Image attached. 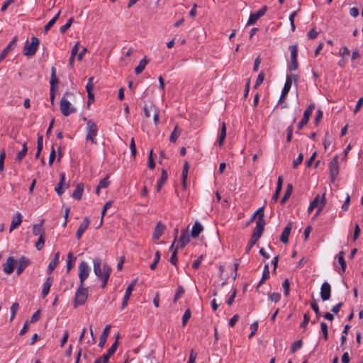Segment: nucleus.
<instances>
[{"mask_svg":"<svg viewBox=\"0 0 363 363\" xmlns=\"http://www.w3.org/2000/svg\"><path fill=\"white\" fill-rule=\"evenodd\" d=\"M45 223V220L42 219L40 222V223L34 224L32 229V233L34 235L37 236H42L45 235V230L43 228V225Z\"/></svg>","mask_w":363,"mask_h":363,"instance_id":"nucleus-19","label":"nucleus"},{"mask_svg":"<svg viewBox=\"0 0 363 363\" xmlns=\"http://www.w3.org/2000/svg\"><path fill=\"white\" fill-rule=\"evenodd\" d=\"M291 230V224L289 223L286 228L284 229L281 237L280 240L284 243L286 244L289 242V237L290 235V233Z\"/></svg>","mask_w":363,"mask_h":363,"instance_id":"nucleus-22","label":"nucleus"},{"mask_svg":"<svg viewBox=\"0 0 363 363\" xmlns=\"http://www.w3.org/2000/svg\"><path fill=\"white\" fill-rule=\"evenodd\" d=\"M55 157H56V152H55V150L54 148V146L52 145V150H51V152H50V157H49V161H48V164L50 166H52V163L55 159Z\"/></svg>","mask_w":363,"mask_h":363,"instance_id":"nucleus-58","label":"nucleus"},{"mask_svg":"<svg viewBox=\"0 0 363 363\" xmlns=\"http://www.w3.org/2000/svg\"><path fill=\"white\" fill-rule=\"evenodd\" d=\"M19 304L18 303H13L11 306V317L10 322H12L14 319L16 312L18 310Z\"/></svg>","mask_w":363,"mask_h":363,"instance_id":"nucleus-39","label":"nucleus"},{"mask_svg":"<svg viewBox=\"0 0 363 363\" xmlns=\"http://www.w3.org/2000/svg\"><path fill=\"white\" fill-rule=\"evenodd\" d=\"M314 108L315 105L313 104H310L308 106V108L305 110L303 118L309 121L310 116Z\"/></svg>","mask_w":363,"mask_h":363,"instance_id":"nucleus-38","label":"nucleus"},{"mask_svg":"<svg viewBox=\"0 0 363 363\" xmlns=\"http://www.w3.org/2000/svg\"><path fill=\"white\" fill-rule=\"evenodd\" d=\"M322 118H323V111L320 109H318L316 112V116L314 119V123H315L316 125L319 123V122L322 119Z\"/></svg>","mask_w":363,"mask_h":363,"instance_id":"nucleus-64","label":"nucleus"},{"mask_svg":"<svg viewBox=\"0 0 363 363\" xmlns=\"http://www.w3.org/2000/svg\"><path fill=\"white\" fill-rule=\"evenodd\" d=\"M84 191L83 184H79L77 185L74 192L72 193V198L77 200H80Z\"/></svg>","mask_w":363,"mask_h":363,"instance_id":"nucleus-24","label":"nucleus"},{"mask_svg":"<svg viewBox=\"0 0 363 363\" xmlns=\"http://www.w3.org/2000/svg\"><path fill=\"white\" fill-rule=\"evenodd\" d=\"M325 202H326L325 194L324 193L321 197V200H320V205H319V208H318L316 213L314 215V218H316L319 215L320 211L323 210V208H324V206L325 205Z\"/></svg>","mask_w":363,"mask_h":363,"instance_id":"nucleus-41","label":"nucleus"},{"mask_svg":"<svg viewBox=\"0 0 363 363\" xmlns=\"http://www.w3.org/2000/svg\"><path fill=\"white\" fill-rule=\"evenodd\" d=\"M52 279L51 277H48L45 282L43 284V290H42V297L45 298L49 293L50 286L52 284Z\"/></svg>","mask_w":363,"mask_h":363,"instance_id":"nucleus-23","label":"nucleus"},{"mask_svg":"<svg viewBox=\"0 0 363 363\" xmlns=\"http://www.w3.org/2000/svg\"><path fill=\"white\" fill-rule=\"evenodd\" d=\"M94 272L96 277L102 281L101 288L106 287L108 281L110 274L112 272L111 267L106 263L103 265V271L101 270V260L99 258H95L93 260Z\"/></svg>","mask_w":363,"mask_h":363,"instance_id":"nucleus-1","label":"nucleus"},{"mask_svg":"<svg viewBox=\"0 0 363 363\" xmlns=\"http://www.w3.org/2000/svg\"><path fill=\"white\" fill-rule=\"evenodd\" d=\"M291 52V65L289 66V69L291 71H294L298 68V47L296 45H292L289 47Z\"/></svg>","mask_w":363,"mask_h":363,"instance_id":"nucleus-8","label":"nucleus"},{"mask_svg":"<svg viewBox=\"0 0 363 363\" xmlns=\"http://www.w3.org/2000/svg\"><path fill=\"white\" fill-rule=\"evenodd\" d=\"M345 252L343 251H340L337 255V261L341 267L342 272H345L346 269V262L344 258Z\"/></svg>","mask_w":363,"mask_h":363,"instance_id":"nucleus-34","label":"nucleus"},{"mask_svg":"<svg viewBox=\"0 0 363 363\" xmlns=\"http://www.w3.org/2000/svg\"><path fill=\"white\" fill-rule=\"evenodd\" d=\"M310 320V315L308 313H306L303 315V320L301 323V328H306Z\"/></svg>","mask_w":363,"mask_h":363,"instance_id":"nucleus-62","label":"nucleus"},{"mask_svg":"<svg viewBox=\"0 0 363 363\" xmlns=\"http://www.w3.org/2000/svg\"><path fill=\"white\" fill-rule=\"evenodd\" d=\"M257 241H258V240L254 238L253 237L250 238V239L249 240V242H248V246L246 248V253L247 254H249L250 250L257 243Z\"/></svg>","mask_w":363,"mask_h":363,"instance_id":"nucleus-56","label":"nucleus"},{"mask_svg":"<svg viewBox=\"0 0 363 363\" xmlns=\"http://www.w3.org/2000/svg\"><path fill=\"white\" fill-rule=\"evenodd\" d=\"M110 182L108 181V176H107L101 179L98 185L99 186V188L105 189L108 186Z\"/></svg>","mask_w":363,"mask_h":363,"instance_id":"nucleus-55","label":"nucleus"},{"mask_svg":"<svg viewBox=\"0 0 363 363\" xmlns=\"http://www.w3.org/2000/svg\"><path fill=\"white\" fill-rule=\"evenodd\" d=\"M191 317V311L189 309H186L182 317V325L183 326H185L186 324V322Z\"/></svg>","mask_w":363,"mask_h":363,"instance_id":"nucleus-53","label":"nucleus"},{"mask_svg":"<svg viewBox=\"0 0 363 363\" xmlns=\"http://www.w3.org/2000/svg\"><path fill=\"white\" fill-rule=\"evenodd\" d=\"M267 11V6H264L262 9H260L258 11L254 13H251L250 15L248 21L247 23V26L253 25L256 23V21L262 16L265 14Z\"/></svg>","mask_w":363,"mask_h":363,"instance_id":"nucleus-10","label":"nucleus"},{"mask_svg":"<svg viewBox=\"0 0 363 363\" xmlns=\"http://www.w3.org/2000/svg\"><path fill=\"white\" fill-rule=\"evenodd\" d=\"M74 22V18H70L67 22L60 28V32L62 34L65 33L67 30L70 28Z\"/></svg>","mask_w":363,"mask_h":363,"instance_id":"nucleus-37","label":"nucleus"},{"mask_svg":"<svg viewBox=\"0 0 363 363\" xmlns=\"http://www.w3.org/2000/svg\"><path fill=\"white\" fill-rule=\"evenodd\" d=\"M147 62L148 60L146 59V57H144L142 60H140L139 65L135 69V74H140L145 69Z\"/></svg>","mask_w":363,"mask_h":363,"instance_id":"nucleus-33","label":"nucleus"},{"mask_svg":"<svg viewBox=\"0 0 363 363\" xmlns=\"http://www.w3.org/2000/svg\"><path fill=\"white\" fill-rule=\"evenodd\" d=\"M225 137H226V125H225V123L223 122L221 125L220 133V136L218 138V145L220 147H221L223 145V143L225 140Z\"/></svg>","mask_w":363,"mask_h":363,"instance_id":"nucleus-32","label":"nucleus"},{"mask_svg":"<svg viewBox=\"0 0 363 363\" xmlns=\"http://www.w3.org/2000/svg\"><path fill=\"white\" fill-rule=\"evenodd\" d=\"M331 286L329 283H323L320 288V297L323 301H328L330 298Z\"/></svg>","mask_w":363,"mask_h":363,"instance_id":"nucleus-13","label":"nucleus"},{"mask_svg":"<svg viewBox=\"0 0 363 363\" xmlns=\"http://www.w3.org/2000/svg\"><path fill=\"white\" fill-rule=\"evenodd\" d=\"M318 33L319 32L317 31L315 28H312L307 33V36L309 39L313 40L317 37Z\"/></svg>","mask_w":363,"mask_h":363,"instance_id":"nucleus-59","label":"nucleus"},{"mask_svg":"<svg viewBox=\"0 0 363 363\" xmlns=\"http://www.w3.org/2000/svg\"><path fill=\"white\" fill-rule=\"evenodd\" d=\"M77 257L73 256V254L72 252H69L67 255V273H69L72 267H74V262L76 260Z\"/></svg>","mask_w":363,"mask_h":363,"instance_id":"nucleus-27","label":"nucleus"},{"mask_svg":"<svg viewBox=\"0 0 363 363\" xmlns=\"http://www.w3.org/2000/svg\"><path fill=\"white\" fill-rule=\"evenodd\" d=\"M59 259H60V252H57L55 254L54 257L49 263V265L48 267V274H51L53 272V270L55 269V267H57V265L59 262Z\"/></svg>","mask_w":363,"mask_h":363,"instance_id":"nucleus-21","label":"nucleus"},{"mask_svg":"<svg viewBox=\"0 0 363 363\" xmlns=\"http://www.w3.org/2000/svg\"><path fill=\"white\" fill-rule=\"evenodd\" d=\"M23 220V216L20 212H16L15 216L12 218L11 224L10 226L9 232H12L14 229L18 227Z\"/></svg>","mask_w":363,"mask_h":363,"instance_id":"nucleus-16","label":"nucleus"},{"mask_svg":"<svg viewBox=\"0 0 363 363\" xmlns=\"http://www.w3.org/2000/svg\"><path fill=\"white\" fill-rule=\"evenodd\" d=\"M160 251H157L155 252V259H154V261L150 265V268L151 270H154L156 267H157V263L159 262L160 261Z\"/></svg>","mask_w":363,"mask_h":363,"instance_id":"nucleus-45","label":"nucleus"},{"mask_svg":"<svg viewBox=\"0 0 363 363\" xmlns=\"http://www.w3.org/2000/svg\"><path fill=\"white\" fill-rule=\"evenodd\" d=\"M179 241H183L186 244H188L190 242V238L186 231H185V230L182 231V235L179 238Z\"/></svg>","mask_w":363,"mask_h":363,"instance_id":"nucleus-47","label":"nucleus"},{"mask_svg":"<svg viewBox=\"0 0 363 363\" xmlns=\"http://www.w3.org/2000/svg\"><path fill=\"white\" fill-rule=\"evenodd\" d=\"M89 225V219L87 217H85L84 218L82 223L80 224V225L76 233V238L78 240L81 239L82 235L87 229Z\"/></svg>","mask_w":363,"mask_h":363,"instance_id":"nucleus-15","label":"nucleus"},{"mask_svg":"<svg viewBox=\"0 0 363 363\" xmlns=\"http://www.w3.org/2000/svg\"><path fill=\"white\" fill-rule=\"evenodd\" d=\"M203 258V255H200L196 260L194 261L192 264V267L194 269H198L201 264V262Z\"/></svg>","mask_w":363,"mask_h":363,"instance_id":"nucleus-63","label":"nucleus"},{"mask_svg":"<svg viewBox=\"0 0 363 363\" xmlns=\"http://www.w3.org/2000/svg\"><path fill=\"white\" fill-rule=\"evenodd\" d=\"M311 308L315 312V313L316 315V317L318 318H319L320 315V311H319L318 305L317 304L316 301H312L311 303Z\"/></svg>","mask_w":363,"mask_h":363,"instance_id":"nucleus-50","label":"nucleus"},{"mask_svg":"<svg viewBox=\"0 0 363 363\" xmlns=\"http://www.w3.org/2000/svg\"><path fill=\"white\" fill-rule=\"evenodd\" d=\"M302 344H303V342H302L301 340H297V341H295L294 342H293V344L291 345V352L294 353L296 350L300 349L302 346Z\"/></svg>","mask_w":363,"mask_h":363,"instance_id":"nucleus-46","label":"nucleus"},{"mask_svg":"<svg viewBox=\"0 0 363 363\" xmlns=\"http://www.w3.org/2000/svg\"><path fill=\"white\" fill-rule=\"evenodd\" d=\"M135 283H136V280H135L132 283H130L128 285V286L127 287L124 297H123V303H122V306H121V310H123L128 305V300H129L131 293L133 290V287L135 285Z\"/></svg>","mask_w":363,"mask_h":363,"instance_id":"nucleus-14","label":"nucleus"},{"mask_svg":"<svg viewBox=\"0 0 363 363\" xmlns=\"http://www.w3.org/2000/svg\"><path fill=\"white\" fill-rule=\"evenodd\" d=\"M152 155H153V151H152V150H151L150 151L149 156H148V167L150 169H153L155 167V164L154 162Z\"/></svg>","mask_w":363,"mask_h":363,"instance_id":"nucleus-48","label":"nucleus"},{"mask_svg":"<svg viewBox=\"0 0 363 363\" xmlns=\"http://www.w3.org/2000/svg\"><path fill=\"white\" fill-rule=\"evenodd\" d=\"M69 92H66L60 100V108L63 116H68L71 113H75L77 109L70 104L66 96L71 95Z\"/></svg>","mask_w":363,"mask_h":363,"instance_id":"nucleus-3","label":"nucleus"},{"mask_svg":"<svg viewBox=\"0 0 363 363\" xmlns=\"http://www.w3.org/2000/svg\"><path fill=\"white\" fill-rule=\"evenodd\" d=\"M16 264L17 262L13 257H8L6 263L3 265V270L4 273L6 274H11L13 272Z\"/></svg>","mask_w":363,"mask_h":363,"instance_id":"nucleus-11","label":"nucleus"},{"mask_svg":"<svg viewBox=\"0 0 363 363\" xmlns=\"http://www.w3.org/2000/svg\"><path fill=\"white\" fill-rule=\"evenodd\" d=\"M39 45V40L38 38L33 36L31 38L30 43H26L22 52L26 56H33L35 54Z\"/></svg>","mask_w":363,"mask_h":363,"instance_id":"nucleus-5","label":"nucleus"},{"mask_svg":"<svg viewBox=\"0 0 363 363\" xmlns=\"http://www.w3.org/2000/svg\"><path fill=\"white\" fill-rule=\"evenodd\" d=\"M264 79V72H261L259 74V75L257 76V80H256L254 87L256 89L259 86H260L261 84L263 82Z\"/></svg>","mask_w":363,"mask_h":363,"instance_id":"nucleus-49","label":"nucleus"},{"mask_svg":"<svg viewBox=\"0 0 363 363\" xmlns=\"http://www.w3.org/2000/svg\"><path fill=\"white\" fill-rule=\"evenodd\" d=\"M264 214H261L256 222V227L253 230L252 234L251 237H253L254 238L259 240L260 237L262 236L264 225H265V220L264 218Z\"/></svg>","mask_w":363,"mask_h":363,"instance_id":"nucleus-6","label":"nucleus"},{"mask_svg":"<svg viewBox=\"0 0 363 363\" xmlns=\"http://www.w3.org/2000/svg\"><path fill=\"white\" fill-rule=\"evenodd\" d=\"M30 260L25 257V256H22L18 262H17V268H16V274L17 275H21L23 272L24 271V269L28 267L30 264Z\"/></svg>","mask_w":363,"mask_h":363,"instance_id":"nucleus-12","label":"nucleus"},{"mask_svg":"<svg viewBox=\"0 0 363 363\" xmlns=\"http://www.w3.org/2000/svg\"><path fill=\"white\" fill-rule=\"evenodd\" d=\"M269 298L272 301L277 303L281 299V294L279 293H272L269 295Z\"/></svg>","mask_w":363,"mask_h":363,"instance_id":"nucleus-60","label":"nucleus"},{"mask_svg":"<svg viewBox=\"0 0 363 363\" xmlns=\"http://www.w3.org/2000/svg\"><path fill=\"white\" fill-rule=\"evenodd\" d=\"M303 155L300 153L298 157L293 162V168L296 169L303 162Z\"/></svg>","mask_w":363,"mask_h":363,"instance_id":"nucleus-57","label":"nucleus"},{"mask_svg":"<svg viewBox=\"0 0 363 363\" xmlns=\"http://www.w3.org/2000/svg\"><path fill=\"white\" fill-rule=\"evenodd\" d=\"M182 133V130L179 128L178 125H176L173 131L172 132L170 137H169V141L171 143H175L177 140V138L179 137V135Z\"/></svg>","mask_w":363,"mask_h":363,"instance_id":"nucleus-29","label":"nucleus"},{"mask_svg":"<svg viewBox=\"0 0 363 363\" xmlns=\"http://www.w3.org/2000/svg\"><path fill=\"white\" fill-rule=\"evenodd\" d=\"M86 140H90L94 145H97L96 137L98 133V127L96 123L94 121L88 120L86 123Z\"/></svg>","mask_w":363,"mask_h":363,"instance_id":"nucleus-4","label":"nucleus"},{"mask_svg":"<svg viewBox=\"0 0 363 363\" xmlns=\"http://www.w3.org/2000/svg\"><path fill=\"white\" fill-rule=\"evenodd\" d=\"M93 80H94V77H90L88 79V82L86 85V90L87 93H89V91L92 92V90L94 89Z\"/></svg>","mask_w":363,"mask_h":363,"instance_id":"nucleus-61","label":"nucleus"},{"mask_svg":"<svg viewBox=\"0 0 363 363\" xmlns=\"http://www.w3.org/2000/svg\"><path fill=\"white\" fill-rule=\"evenodd\" d=\"M320 328L323 333V339L325 340H328V325L325 322H322L320 323Z\"/></svg>","mask_w":363,"mask_h":363,"instance_id":"nucleus-43","label":"nucleus"},{"mask_svg":"<svg viewBox=\"0 0 363 363\" xmlns=\"http://www.w3.org/2000/svg\"><path fill=\"white\" fill-rule=\"evenodd\" d=\"M88 298V288L84 284H79L74 299V307L77 308L79 306H83Z\"/></svg>","mask_w":363,"mask_h":363,"instance_id":"nucleus-2","label":"nucleus"},{"mask_svg":"<svg viewBox=\"0 0 363 363\" xmlns=\"http://www.w3.org/2000/svg\"><path fill=\"white\" fill-rule=\"evenodd\" d=\"M291 84H292V82H291V77H287L286 79V82H285L284 86V88H283L282 91H281V92H283V96H286L288 94V93H289L290 89H291Z\"/></svg>","mask_w":363,"mask_h":363,"instance_id":"nucleus-35","label":"nucleus"},{"mask_svg":"<svg viewBox=\"0 0 363 363\" xmlns=\"http://www.w3.org/2000/svg\"><path fill=\"white\" fill-rule=\"evenodd\" d=\"M167 172L165 169H162V173H161V177H160V179L157 182V191H160L161 188L162 187V186L164 184V183L166 182L167 179Z\"/></svg>","mask_w":363,"mask_h":363,"instance_id":"nucleus-28","label":"nucleus"},{"mask_svg":"<svg viewBox=\"0 0 363 363\" xmlns=\"http://www.w3.org/2000/svg\"><path fill=\"white\" fill-rule=\"evenodd\" d=\"M63 185H65V187L67 188L68 185L65 184V173H61L60 175V182L57 186L55 187V190L58 195H62L64 192Z\"/></svg>","mask_w":363,"mask_h":363,"instance_id":"nucleus-20","label":"nucleus"},{"mask_svg":"<svg viewBox=\"0 0 363 363\" xmlns=\"http://www.w3.org/2000/svg\"><path fill=\"white\" fill-rule=\"evenodd\" d=\"M269 264H266L264 267L262 277L258 284L257 288H259L265 281V280L269 278Z\"/></svg>","mask_w":363,"mask_h":363,"instance_id":"nucleus-31","label":"nucleus"},{"mask_svg":"<svg viewBox=\"0 0 363 363\" xmlns=\"http://www.w3.org/2000/svg\"><path fill=\"white\" fill-rule=\"evenodd\" d=\"M292 191H293V186H292V184H289L287 186V188L285 191L284 195L280 201L281 205H284L286 203V201L290 198V196L292 194Z\"/></svg>","mask_w":363,"mask_h":363,"instance_id":"nucleus-30","label":"nucleus"},{"mask_svg":"<svg viewBox=\"0 0 363 363\" xmlns=\"http://www.w3.org/2000/svg\"><path fill=\"white\" fill-rule=\"evenodd\" d=\"M184 293V290L182 286H179L177 288V292L174 297V302L176 303L178 299L180 298V296Z\"/></svg>","mask_w":363,"mask_h":363,"instance_id":"nucleus-52","label":"nucleus"},{"mask_svg":"<svg viewBox=\"0 0 363 363\" xmlns=\"http://www.w3.org/2000/svg\"><path fill=\"white\" fill-rule=\"evenodd\" d=\"M157 110V108L154 105H150V106L145 105L143 107L144 113L146 118L150 117V112L151 111H155Z\"/></svg>","mask_w":363,"mask_h":363,"instance_id":"nucleus-40","label":"nucleus"},{"mask_svg":"<svg viewBox=\"0 0 363 363\" xmlns=\"http://www.w3.org/2000/svg\"><path fill=\"white\" fill-rule=\"evenodd\" d=\"M45 235L39 236L38 241L35 242V247L38 250H40L43 248L45 245Z\"/></svg>","mask_w":363,"mask_h":363,"instance_id":"nucleus-42","label":"nucleus"},{"mask_svg":"<svg viewBox=\"0 0 363 363\" xmlns=\"http://www.w3.org/2000/svg\"><path fill=\"white\" fill-rule=\"evenodd\" d=\"M18 38L15 36L0 55V60H3L16 45Z\"/></svg>","mask_w":363,"mask_h":363,"instance_id":"nucleus-17","label":"nucleus"},{"mask_svg":"<svg viewBox=\"0 0 363 363\" xmlns=\"http://www.w3.org/2000/svg\"><path fill=\"white\" fill-rule=\"evenodd\" d=\"M164 230L165 225L161 222H158L155 228L152 238L155 240H159L161 235L164 233Z\"/></svg>","mask_w":363,"mask_h":363,"instance_id":"nucleus-18","label":"nucleus"},{"mask_svg":"<svg viewBox=\"0 0 363 363\" xmlns=\"http://www.w3.org/2000/svg\"><path fill=\"white\" fill-rule=\"evenodd\" d=\"M6 158V152L4 150H2L0 154V172H2L4 169V160Z\"/></svg>","mask_w":363,"mask_h":363,"instance_id":"nucleus-54","label":"nucleus"},{"mask_svg":"<svg viewBox=\"0 0 363 363\" xmlns=\"http://www.w3.org/2000/svg\"><path fill=\"white\" fill-rule=\"evenodd\" d=\"M119 338H120V335H119V333H118L116 337V340L114 341V342L112 344L111 347L107 351V352L109 354L112 355L117 350L118 346V339Z\"/></svg>","mask_w":363,"mask_h":363,"instance_id":"nucleus-36","label":"nucleus"},{"mask_svg":"<svg viewBox=\"0 0 363 363\" xmlns=\"http://www.w3.org/2000/svg\"><path fill=\"white\" fill-rule=\"evenodd\" d=\"M177 253L178 252L177 251V250H174L172 254V256L170 257V259H169V262L172 264H173L174 266H175L176 267H177Z\"/></svg>","mask_w":363,"mask_h":363,"instance_id":"nucleus-51","label":"nucleus"},{"mask_svg":"<svg viewBox=\"0 0 363 363\" xmlns=\"http://www.w3.org/2000/svg\"><path fill=\"white\" fill-rule=\"evenodd\" d=\"M282 287L284 289V296H288L289 294V291H290V283H289V281L288 279H286L284 281V282L282 284Z\"/></svg>","mask_w":363,"mask_h":363,"instance_id":"nucleus-44","label":"nucleus"},{"mask_svg":"<svg viewBox=\"0 0 363 363\" xmlns=\"http://www.w3.org/2000/svg\"><path fill=\"white\" fill-rule=\"evenodd\" d=\"M330 177L332 182H334L339 173L338 156L335 155L329 163Z\"/></svg>","mask_w":363,"mask_h":363,"instance_id":"nucleus-9","label":"nucleus"},{"mask_svg":"<svg viewBox=\"0 0 363 363\" xmlns=\"http://www.w3.org/2000/svg\"><path fill=\"white\" fill-rule=\"evenodd\" d=\"M203 230V228L202 225L199 222H196L192 227L191 237L194 238H197Z\"/></svg>","mask_w":363,"mask_h":363,"instance_id":"nucleus-26","label":"nucleus"},{"mask_svg":"<svg viewBox=\"0 0 363 363\" xmlns=\"http://www.w3.org/2000/svg\"><path fill=\"white\" fill-rule=\"evenodd\" d=\"M90 272V268L88 264L82 261L79 264V284H84V281L88 278Z\"/></svg>","mask_w":363,"mask_h":363,"instance_id":"nucleus-7","label":"nucleus"},{"mask_svg":"<svg viewBox=\"0 0 363 363\" xmlns=\"http://www.w3.org/2000/svg\"><path fill=\"white\" fill-rule=\"evenodd\" d=\"M189 168V163L187 162H185L184 164L182 174V186L184 189L186 188V180H187Z\"/></svg>","mask_w":363,"mask_h":363,"instance_id":"nucleus-25","label":"nucleus"}]
</instances>
